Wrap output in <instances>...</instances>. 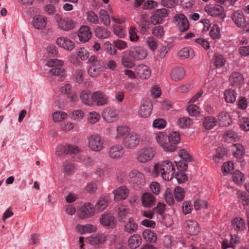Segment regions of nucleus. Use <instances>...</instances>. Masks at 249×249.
Instances as JSON below:
<instances>
[{"label":"nucleus","mask_w":249,"mask_h":249,"mask_svg":"<svg viewBox=\"0 0 249 249\" xmlns=\"http://www.w3.org/2000/svg\"><path fill=\"white\" fill-rule=\"evenodd\" d=\"M189 114L192 116H196L199 113V108L195 105H189L187 108Z\"/></svg>","instance_id":"bf43d9fd"},{"label":"nucleus","mask_w":249,"mask_h":249,"mask_svg":"<svg viewBox=\"0 0 249 249\" xmlns=\"http://www.w3.org/2000/svg\"><path fill=\"white\" fill-rule=\"evenodd\" d=\"M129 191L126 186H123L118 188L114 193V199L120 201L125 199L128 195Z\"/></svg>","instance_id":"cd10ccee"},{"label":"nucleus","mask_w":249,"mask_h":249,"mask_svg":"<svg viewBox=\"0 0 249 249\" xmlns=\"http://www.w3.org/2000/svg\"><path fill=\"white\" fill-rule=\"evenodd\" d=\"M231 84L233 87H238L242 85L244 82L243 75L239 72H233L229 77Z\"/></svg>","instance_id":"4be33fe9"},{"label":"nucleus","mask_w":249,"mask_h":249,"mask_svg":"<svg viewBox=\"0 0 249 249\" xmlns=\"http://www.w3.org/2000/svg\"><path fill=\"white\" fill-rule=\"evenodd\" d=\"M174 193L175 198L177 201L180 202L183 200L185 193L182 188L179 186L176 187L174 189Z\"/></svg>","instance_id":"49530a36"},{"label":"nucleus","mask_w":249,"mask_h":249,"mask_svg":"<svg viewBox=\"0 0 249 249\" xmlns=\"http://www.w3.org/2000/svg\"><path fill=\"white\" fill-rule=\"evenodd\" d=\"M46 18L42 16H38L33 21L34 27L37 29L40 30L44 28L46 25Z\"/></svg>","instance_id":"79ce46f5"},{"label":"nucleus","mask_w":249,"mask_h":249,"mask_svg":"<svg viewBox=\"0 0 249 249\" xmlns=\"http://www.w3.org/2000/svg\"><path fill=\"white\" fill-rule=\"evenodd\" d=\"M128 180L139 188L144 185L145 181L144 175L136 170H133L129 173Z\"/></svg>","instance_id":"7ed1b4c3"},{"label":"nucleus","mask_w":249,"mask_h":249,"mask_svg":"<svg viewBox=\"0 0 249 249\" xmlns=\"http://www.w3.org/2000/svg\"><path fill=\"white\" fill-rule=\"evenodd\" d=\"M157 5L158 3L156 1L153 0H147L142 5V8L144 10L151 9L157 7Z\"/></svg>","instance_id":"774afa93"},{"label":"nucleus","mask_w":249,"mask_h":249,"mask_svg":"<svg viewBox=\"0 0 249 249\" xmlns=\"http://www.w3.org/2000/svg\"><path fill=\"white\" fill-rule=\"evenodd\" d=\"M231 225L234 230L237 231H242L245 229V220L241 217H235L231 221Z\"/></svg>","instance_id":"2f4dec72"},{"label":"nucleus","mask_w":249,"mask_h":249,"mask_svg":"<svg viewBox=\"0 0 249 249\" xmlns=\"http://www.w3.org/2000/svg\"><path fill=\"white\" fill-rule=\"evenodd\" d=\"M130 129L126 126H119L117 127V134L116 136V139H120L128 133Z\"/></svg>","instance_id":"3c124183"},{"label":"nucleus","mask_w":249,"mask_h":249,"mask_svg":"<svg viewBox=\"0 0 249 249\" xmlns=\"http://www.w3.org/2000/svg\"><path fill=\"white\" fill-rule=\"evenodd\" d=\"M108 154L112 159H120L124 154V150L122 146L120 144L112 145L109 149Z\"/></svg>","instance_id":"f3484780"},{"label":"nucleus","mask_w":249,"mask_h":249,"mask_svg":"<svg viewBox=\"0 0 249 249\" xmlns=\"http://www.w3.org/2000/svg\"><path fill=\"white\" fill-rule=\"evenodd\" d=\"M153 108L151 102L148 99L142 100L139 110V115L142 118H147L150 116Z\"/></svg>","instance_id":"0eeeda50"},{"label":"nucleus","mask_w":249,"mask_h":249,"mask_svg":"<svg viewBox=\"0 0 249 249\" xmlns=\"http://www.w3.org/2000/svg\"><path fill=\"white\" fill-rule=\"evenodd\" d=\"M57 22L59 28L65 31H69L73 29L76 24L75 22L68 18L62 19L60 18L59 20H57Z\"/></svg>","instance_id":"a878e982"},{"label":"nucleus","mask_w":249,"mask_h":249,"mask_svg":"<svg viewBox=\"0 0 249 249\" xmlns=\"http://www.w3.org/2000/svg\"><path fill=\"white\" fill-rule=\"evenodd\" d=\"M87 19L90 23L97 24L99 22L98 16L95 12L90 11L86 13Z\"/></svg>","instance_id":"8fccbe9b"},{"label":"nucleus","mask_w":249,"mask_h":249,"mask_svg":"<svg viewBox=\"0 0 249 249\" xmlns=\"http://www.w3.org/2000/svg\"><path fill=\"white\" fill-rule=\"evenodd\" d=\"M99 18L104 25H109L110 24L109 17L106 10L102 9L99 11Z\"/></svg>","instance_id":"de8ad7c7"},{"label":"nucleus","mask_w":249,"mask_h":249,"mask_svg":"<svg viewBox=\"0 0 249 249\" xmlns=\"http://www.w3.org/2000/svg\"><path fill=\"white\" fill-rule=\"evenodd\" d=\"M107 240L106 235L99 234L96 236H91L87 239L88 242L91 245H97L103 244Z\"/></svg>","instance_id":"473e14b6"},{"label":"nucleus","mask_w":249,"mask_h":249,"mask_svg":"<svg viewBox=\"0 0 249 249\" xmlns=\"http://www.w3.org/2000/svg\"><path fill=\"white\" fill-rule=\"evenodd\" d=\"M91 32L88 26H81L78 32V36L80 41L84 43L88 41L91 37Z\"/></svg>","instance_id":"2eb2a0df"},{"label":"nucleus","mask_w":249,"mask_h":249,"mask_svg":"<svg viewBox=\"0 0 249 249\" xmlns=\"http://www.w3.org/2000/svg\"><path fill=\"white\" fill-rule=\"evenodd\" d=\"M138 228V224L135 219L132 217H130L128 220L125 221L124 226V231L128 234H132L135 232Z\"/></svg>","instance_id":"dca6fc26"},{"label":"nucleus","mask_w":249,"mask_h":249,"mask_svg":"<svg viewBox=\"0 0 249 249\" xmlns=\"http://www.w3.org/2000/svg\"><path fill=\"white\" fill-rule=\"evenodd\" d=\"M92 103L99 106H102L107 104L108 102V98L106 94L101 91L94 92L91 95Z\"/></svg>","instance_id":"f8f14e48"},{"label":"nucleus","mask_w":249,"mask_h":249,"mask_svg":"<svg viewBox=\"0 0 249 249\" xmlns=\"http://www.w3.org/2000/svg\"><path fill=\"white\" fill-rule=\"evenodd\" d=\"M129 213L128 209L124 207H121L118 210V219L119 222H125Z\"/></svg>","instance_id":"a18cd8bd"},{"label":"nucleus","mask_w":249,"mask_h":249,"mask_svg":"<svg viewBox=\"0 0 249 249\" xmlns=\"http://www.w3.org/2000/svg\"><path fill=\"white\" fill-rule=\"evenodd\" d=\"M135 71L142 79H147L151 75L150 70L145 65H139L136 67Z\"/></svg>","instance_id":"6ab92c4d"},{"label":"nucleus","mask_w":249,"mask_h":249,"mask_svg":"<svg viewBox=\"0 0 249 249\" xmlns=\"http://www.w3.org/2000/svg\"><path fill=\"white\" fill-rule=\"evenodd\" d=\"M146 18L145 15L142 14L140 16V26L142 31L148 29L150 24V21L148 19H146Z\"/></svg>","instance_id":"864d4df0"},{"label":"nucleus","mask_w":249,"mask_h":249,"mask_svg":"<svg viewBox=\"0 0 249 249\" xmlns=\"http://www.w3.org/2000/svg\"><path fill=\"white\" fill-rule=\"evenodd\" d=\"M95 36L101 39L107 38L110 36V33L106 28L97 26L94 29Z\"/></svg>","instance_id":"72a5a7b5"},{"label":"nucleus","mask_w":249,"mask_h":249,"mask_svg":"<svg viewBox=\"0 0 249 249\" xmlns=\"http://www.w3.org/2000/svg\"><path fill=\"white\" fill-rule=\"evenodd\" d=\"M185 71L181 67L176 68L171 71L170 75L172 79L175 81L181 80L185 75Z\"/></svg>","instance_id":"c756f323"},{"label":"nucleus","mask_w":249,"mask_h":249,"mask_svg":"<svg viewBox=\"0 0 249 249\" xmlns=\"http://www.w3.org/2000/svg\"><path fill=\"white\" fill-rule=\"evenodd\" d=\"M179 156L184 161H185L187 162L192 161V157L187 151L184 149L179 151Z\"/></svg>","instance_id":"0e129e2a"},{"label":"nucleus","mask_w":249,"mask_h":249,"mask_svg":"<svg viewBox=\"0 0 249 249\" xmlns=\"http://www.w3.org/2000/svg\"><path fill=\"white\" fill-rule=\"evenodd\" d=\"M142 236L146 241L150 243H155L157 240L156 233L149 229H146L143 231Z\"/></svg>","instance_id":"c9c22d12"},{"label":"nucleus","mask_w":249,"mask_h":249,"mask_svg":"<svg viewBox=\"0 0 249 249\" xmlns=\"http://www.w3.org/2000/svg\"><path fill=\"white\" fill-rule=\"evenodd\" d=\"M101 224L107 229H114L116 225V218L110 214H103L100 218Z\"/></svg>","instance_id":"9d476101"},{"label":"nucleus","mask_w":249,"mask_h":249,"mask_svg":"<svg viewBox=\"0 0 249 249\" xmlns=\"http://www.w3.org/2000/svg\"><path fill=\"white\" fill-rule=\"evenodd\" d=\"M232 174L233 181L237 184H240L242 182L244 178L243 173L238 170H236L234 172L232 173Z\"/></svg>","instance_id":"4d7b16f0"},{"label":"nucleus","mask_w":249,"mask_h":249,"mask_svg":"<svg viewBox=\"0 0 249 249\" xmlns=\"http://www.w3.org/2000/svg\"><path fill=\"white\" fill-rule=\"evenodd\" d=\"M231 18L237 26L239 28H241L246 22L244 15L241 10L234 12L231 16Z\"/></svg>","instance_id":"b1692460"},{"label":"nucleus","mask_w":249,"mask_h":249,"mask_svg":"<svg viewBox=\"0 0 249 249\" xmlns=\"http://www.w3.org/2000/svg\"><path fill=\"white\" fill-rule=\"evenodd\" d=\"M132 58L134 60H143L147 56V51L142 47L139 46L129 50Z\"/></svg>","instance_id":"4468645a"},{"label":"nucleus","mask_w":249,"mask_h":249,"mask_svg":"<svg viewBox=\"0 0 249 249\" xmlns=\"http://www.w3.org/2000/svg\"><path fill=\"white\" fill-rule=\"evenodd\" d=\"M217 123L216 119L213 116H207L204 118L203 124L207 129H211L215 126Z\"/></svg>","instance_id":"4c0bfd02"},{"label":"nucleus","mask_w":249,"mask_h":249,"mask_svg":"<svg viewBox=\"0 0 249 249\" xmlns=\"http://www.w3.org/2000/svg\"><path fill=\"white\" fill-rule=\"evenodd\" d=\"M166 136L163 132H160L156 134V139L158 143H159L163 150L166 151L174 152L177 148L174 145H170L168 142H165Z\"/></svg>","instance_id":"6e6552de"},{"label":"nucleus","mask_w":249,"mask_h":249,"mask_svg":"<svg viewBox=\"0 0 249 249\" xmlns=\"http://www.w3.org/2000/svg\"><path fill=\"white\" fill-rule=\"evenodd\" d=\"M152 33L153 36L159 38H162L164 34L163 28L161 26H158L154 27L152 30Z\"/></svg>","instance_id":"13d9d810"},{"label":"nucleus","mask_w":249,"mask_h":249,"mask_svg":"<svg viewBox=\"0 0 249 249\" xmlns=\"http://www.w3.org/2000/svg\"><path fill=\"white\" fill-rule=\"evenodd\" d=\"M56 43L60 47L68 51H71L74 47V43L69 38L64 37L58 38Z\"/></svg>","instance_id":"393cba45"},{"label":"nucleus","mask_w":249,"mask_h":249,"mask_svg":"<svg viewBox=\"0 0 249 249\" xmlns=\"http://www.w3.org/2000/svg\"><path fill=\"white\" fill-rule=\"evenodd\" d=\"M165 211V205L163 203L159 202L157 206L153 208V211L155 213H157L160 215L163 214Z\"/></svg>","instance_id":"69168bd1"},{"label":"nucleus","mask_w":249,"mask_h":249,"mask_svg":"<svg viewBox=\"0 0 249 249\" xmlns=\"http://www.w3.org/2000/svg\"><path fill=\"white\" fill-rule=\"evenodd\" d=\"M142 243V237L140 235L135 234L131 236L128 240V245L131 249H135Z\"/></svg>","instance_id":"7c9ffc66"},{"label":"nucleus","mask_w":249,"mask_h":249,"mask_svg":"<svg viewBox=\"0 0 249 249\" xmlns=\"http://www.w3.org/2000/svg\"><path fill=\"white\" fill-rule=\"evenodd\" d=\"M185 230L187 234L190 235H196L200 231L199 223L193 219H188L185 221Z\"/></svg>","instance_id":"1a4fd4ad"},{"label":"nucleus","mask_w":249,"mask_h":249,"mask_svg":"<svg viewBox=\"0 0 249 249\" xmlns=\"http://www.w3.org/2000/svg\"><path fill=\"white\" fill-rule=\"evenodd\" d=\"M140 140V137L138 134L132 133L123 138L122 143L128 149H133L139 144Z\"/></svg>","instance_id":"39448f33"},{"label":"nucleus","mask_w":249,"mask_h":249,"mask_svg":"<svg viewBox=\"0 0 249 249\" xmlns=\"http://www.w3.org/2000/svg\"><path fill=\"white\" fill-rule=\"evenodd\" d=\"M208 203L206 200L198 199L194 202V208L196 210H199L201 209L207 208Z\"/></svg>","instance_id":"6e6d98bb"},{"label":"nucleus","mask_w":249,"mask_h":249,"mask_svg":"<svg viewBox=\"0 0 249 249\" xmlns=\"http://www.w3.org/2000/svg\"><path fill=\"white\" fill-rule=\"evenodd\" d=\"M80 98L82 102L85 105L90 106L92 104L90 92L89 90H82L80 94Z\"/></svg>","instance_id":"f704fd0d"},{"label":"nucleus","mask_w":249,"mask_h":249,"mask_svg":"<svg viewBox=\"0 0 249 249\" xmlns=\"http://www.w3.org/2000/svg\"><path fill=\"white\" fill-rule=\"evenodd\" d=\"M94 209L90 203L84 205L80 212H79V217L81 219H85L92 216L94 213Z\"/></svg>","instance_id":"a211bd4d"},{"label":"nucleus","mask_w":249,"mask_h":249,"mask_svg":"<svg viewBox=\"0 0 249 249\" xmlns=\"http://www.w3.org/2000/svg\"><path fill=\"white\" fill-rule=\"evenodd\" d=\"M220 31L218 26L214 24L210 32V36L213 39H219L220 37Z\"/></svg>","instance_id":"5fc2aeb1"},{"label":"nucleus","mask_w":249,"mask_h":249,"mask_svg":"<svg viewBox=\"0 0 249 249\" xmlns=\"http://www.w3.org/2000/svg\"><path fill=\"white\" fill-rule=\"evenodd\" d=\"M218 119L221 126H228L232 123L230 115L226 112H221L218 116Z\"/></svg>","instance_id":"c85d7f7f"},{"label":"nucleus","mask_w":249,"mask_h":249,"mask_svg":"<svg viewBox=\"0 0 249 249\" xmlns=\"http://www.w3.org/2000/svg\"><path fill=\"white\" fill-rule=\"evenodd\" d=\"M178 54L181 59H184L187 58H192L194 56V52L192 49L185 47L178 52Z\"/></svg>","instance_id":"e433bc0d"},{"label":"nucleus","mask_w":249,"mask_h":249,"mask_svg":"<svg viewBox=\"0 0 249 249\" xmlns=\"http://www.w3.org/2000/svg\"><path fill=\"white\" fill-rule=\"evenodd\" d=\"M208 13L213 17H218L221 20L225 18L226 15L224 13V8L219 5H216L210 7Z\"/></svg>","instance_id":"412c9836"},{"label":"nucleus","mask_w":249,"mask_h":249,"mask_svg":"<svg viewBox=\"0 0 249 249\" xmlns=\"http://www.w3.org/2000/svg\"><path fill=\"white\" fill-rule=\"evenodd\" d=\"M133 60L129 50H126L123 52L121 59V62L124 67L127 69L133 68L135 66Z\"/></svg>","instance_id":"ddd939ff"},{"label":"nucleus","mask_w":249,"mask_h":249,"mask_svg":"<svg viewBox=\"0 0 249 249\" xmlns=\"http://www.w3.org/2000/svg\"><path fill=\"white\" fill-rule=\"evenodd\" d=\"M142 205L147 208H150L155 204V196L151 193H145L142 196Z\"/></svg>","instance_id":"bb28decb"},{"label":"nucleus","mask_w":249,"mask_h":249,"mask_svg":"<svg viewBox=\"0 0 249 249\" xmlns=\"http://www.w3.org/2000/svg\"><path fill=\"white\" fill-rule=\"evenodd\" d=\"M164 198L166 203L169 205H172L174 203V199L172 191L170 189H167L164 194Z\"/></svg>","instance_id":"603ef678"},{"label":"nucleus","mask_w":249,"mask_h":249,"mask_svg":"<svg viewBox=\"0 0 249 249\" xmlns=\"http://www.w3.org/2000/svg\"><path fill=\"white\" fill-rule=\"evenodd\" d=\"M104 142L98 135H92L89 138V148L94 151H100L103 148Z\"/></svg>","instance_id":"423d86ee"},{"label":"nucleus","mask_w":249,"mask_h":249,"mask_svg":"<svg viewBox=\"0 0 249 249\" xmlns=\"http://www.w3.org/2000/svg\"><path fill=\"white\" fill-rule=\"evenodd\" d=\"M114 33L120 38L124 37L126 34L125 31L121 25H117L114 27Z\"/></svg>","instance_id":"052dcab7"},{"label":"nucleus","mask_w":249,"mask_h":249,"mask_svg":"<svg viewBox=\"0 0 249 249\" xmlns=\"http://www.w3.org/2000/svg\"><path fill=\"white\" fill-rule=\"evenodd\" d=\"M175 170V167L172 163L169 160H165L161 163L156 164L153 173L155 176H158L160 174L163 179L170 180L174 176Z\"/></svg>","instance_id":"f257e3e1"},{"label":"nucleus","mask_w":249,"mask_h":249,"mask_svg":"<svg viewBox=\"0 0 249 249\" xmlns=\"http://www.w3.org/2000/svg\"><path fill=\"white\" fill-rule=\"evenodd\" d=\"M168 143L170 145H174L177 146V144L179 143L180 141V135L178 132L173 131L170 133L168 136Z\"/></svg>","instance_id":"37998d69"},{"label":"nucleus","mask_w":249,"mask_h":249,"mask_svg":"<svg viewBox=\"0 0 249 249\" xmlns=\"http://www.w3.org/2000/svg\"><path fill=\"white\" fill-rule=\"evenodd\" d=\"M166 124V122L163 119H157L153 121V126L159 129L163 128Z\"/></svg>","instance_id":"e2e57ef3"},{"label":"nucleus","mask_w":249,"mask_h":249,"mask_svg":"<svg viewBox=\"0 0 249 249\" xmlns=\"http://www.w3.org/2000/svg\"><path fill=\"white\" fill-rule=\"evenodd\" d=\"M175 19L178 22L179 31L186 32L189 27V22L186 17L182 14H180L175 17Z\"/></svg>","instance_id":"5701e85b"},{"label":"nucleus","mask_w":249,"mask_h":249,"mask_svg":"<svg viewBox=\"0 0 249 249\" xmlns=\"http://www.w3.org/2000/svg\"><path fill=\"white\" fill-rule=\"evenodd\" d=\"M178 125L182 128L189 127L193 124L192 120L188 117H184L178 120Z\"/></svg>","instance_id":"09e8293b"},{"label":"nucleus","mask_w":249,"mask_h":249,"mask_svg":"<svg viewBox=\"0 0 249 249\" xmlns=\"http://www.w3.org/2000/svg\"><path fill=\"white\" fill-rule=\"evenodd\" d=\"M102 114L103 119L108 123L113 122L116 120V111L112 108L107 107L104 109Z\"/></svg>","instance_id":"aec40b11"},{"label":"nucleus","mask_w":249,"mask_h":249,"mask_svg":"<svg viewBox=\"0 0 249 249\" xmlns=\"http://www.w3.org/2000/svg\"><path fill=\"white\" fill-rule=\"evenodd\" d=\"M154 150L152 148H147L142 149L139 153L137 160L142 163H145L151 160L154 157Z\"/></svg>","instance_id":"9b49d317"},{"label":"nucleus","mask_w":249,"mask_h":249,"mask_svg":"<svg viewBox=\"0 0 249 249\" xmlns=\"http://www.w3.org/2000/svg\"><path fill=\"white\" fill-rule=\"evenodd\" d=\"M63 62L57 59H50L46 65L52 68L49 71L50 74L59 76L58 80L63 81L65 78V69L62 67Z\"/></svg>","instance_id":"f03ea898"},{"label":"nucleus","mask_w":249,"mask_h":249,"mask_svg":"<svg viewBox=\"0 0 249 249\" xmlns=\"http://www.w3.org/2000/svg\"><path fill=\"white\" fill-rule=\"evenodd\" d=\"M213 61L215 67L219 68L224 66L226 59L223 54L215 53L213 55Z\"/></svg>","instance_id":"ea45409f"},{"label":"nucleus","mask_w":249,"mask_h":249,"mask_svg":"<svg viewBox=\"0 0 249 249\" xmlns=\"http://www.w3.org/2000/svg\"><path fill=\"white\" fill-rule=\"evenodd\" d=\"M168 12L167 9L164 8L154 11L150 18L152 23L154 25L162 24L164 21V18L168 15Z\"/></svg>","instance_id":"20e7f679"},{"label":"nucleus","mask_w":249,"mask_h":249,"mask_svg":"<svg viewBox=\"0 0 249 249\" xmlns=\"http://www.w3.org/2000/svg\"><path fill=\"white\" fill-rule=\"evenodd\" d=\"M227 150L226 148L219 147L216 148L215 153L213 155V159L216 162H218L221 159H223L224 157L226 156Z\"/></svg>","instance_id":"58836bf2"},{"label":"nucleus","mask_w":249,"mask_h":249,"mask_svg":"<svg viewBox=\"0 0 249 249\" xmlns=\"http://www.w3.org/2000/svg\"><path fill=\"white\" fill-rule=\"evenodd\" d=\"M225 100L227 103H233L236 99V93L234 90L228 89L224 92Z\"/></svg>","instance_id":"c03bdc74"},{"label":"nucleus","mask_w":249,"mask_h":249,"mask_svg":"<svg viewBox=\"0 0 249 249\" xmlns=\"http://www.w3.org/2000/svg\"><path fill=\"white\" fill-rule=\"evenodd\" d=\"M113 44L115 48L119 50H124L127 48L126 43L121 39H117L113 41Z\"/></svg>","instance_id":"338daca9"},{"label":"nucleus","mask_w":249,"mask_h":249,"mask_svg":"<svg viewBox=\"0 0 249 249\" xmlns=\"http://www.w3.org/2000/svg\"><path fill=\"white\" fill-rule=\"evenodd\" d=\"M233 156L238 158H242L244 154V148L243 145L239 143H236L232 145Z\"/></svg>","instance_id":"a19ab883"},{"label":"nucleus","mask_w":249,"mask_h":249,"mask_svg":"<svg viewBox=\"0 0 249 249\" xmlns=\"http://www.w3.org/2000/svg\"><path fill=\"white\" fill-rule=\"evenodd\" d=\"M78 57L81 59V60H85L89 56V53L88 51L83 48H81L79 49L77 53Z\"/></svg>","instance_id":"680f3d73"}]
</instances>
